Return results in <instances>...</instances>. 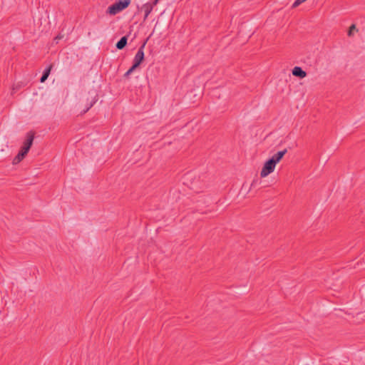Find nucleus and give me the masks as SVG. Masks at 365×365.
<instances>
[{
  "instance_id": "f257e3e1",
  "label": "nucleus",
  "mask_w": 365,
  "mask_h": 365,
  "mask_svg": "<svg viewBox=\"0 0 365 365\" xmlns=\"http://www.w3.org/2000/svg\"><path fill=\"white\" fill-rule=\"evenodd\" d=\"M287 152V149L279 151L274 154L269 160L266 161L260 172V176L262 178H265L272 173L274 170L277 163L281 160Z\"/></svg>"
},
{
  "instance_id": "f03ea898",
  "label": "nucleus",
  "mask_w": 365,
  "mask_h": 365,
  "mask_svg": "<svg viewBox=\"0 0 365 365\" xmlns=\"http://www.w3.org/2000/svg\"><path fill=\"white\" fill-rule=\"evenodd\" d=\"M130 3V0H120L108 8L107 14L110 15H115L124 9L127 8Z\"/></svg>"
},
{
  "instance_id": "7ed1b4c3",
  "label": "nucleus",
  "mask_w": 365,
  "mask_h": 365,
  "mask_svg": "<svg viewBox=\"0 0 365 365\" xmlns=\"http://www.w3.org/2000/svg\"><path fill=\"white\" fill-rule=\"evenodd\" d=\"M145 43H144L140 48L138 49V52L136 53L134 59H133V66L134 67H138L140 64L142 63V61L144 59V51L143 48L145 47Z\"/></svg>"
},
{
  "instance_id": "20e7f679",
  "label": "nucleus",
  "mask_w": 365,
  "mask_h": 365,
  "mask_svg": "<svg viewBox=\"0 0 365 365\" xmlns=\"http://www.w3.org/2000/svg\"><path fill=\"white\" fill-rule=\"evenodd\" d=\"M156 4H154V0H153L152 2H148L142 6L141 10H143L145 13L144 20H145L148 17L149 14L151 13L153 7Z\"/></svg>"
},
{
  "instance_id": "39448f33",
  "label": "nucleus",
  "mask_w": 365,
  "mask_h": 365,
  "mask_svg": "<svg viewBox=\"0 0 365 365\" xmlns=\"http://www.w3.org/2000/svg\"><path fill=\"white\" fill-rule=\"evenodd\" d=\"M34 136L32 133H29L27 134V138L24 141L22 147L25 148V150H30L34 140Z\"/></svg>"
},
{
  "instance_id": "423d86ee",
  "label": "nucleus",
  "mask_w": 365,
  "mask_h": 365,
  "mask_svg": "<svg viewBox=\"0 0 365 365\" xmlns=\"http://www.w3.org/2000/svg\"><path fill=\"white\" fill-rule=\"evenodd\" d=\"M292 74L293 76L299 77L300 78H303L307 76V73L303 71L301 67L299 66H295L292 69Z\"/></svg>"
},
{
  "instance_id": "0eeeda50",
  "label": "nucleus",
  "mask_w": 365,
  "mask_h": 365,
  "mask_svg": "<svg viewBox=\"0 0 365 365\" xmlns=\"http://www.w3.org/2000/svg\"><path fill=\"white\" fill-rule=\"evenodd\" d=\"M127 36H123L116 43V48L118 49H123L127 44Z\"/></svg>"
},
{
  "instance_id": "6e6552de",
  "label": "nucleus",
  "mask_w": 365,
  "mask_h": 365,
  "mask_svg": "<svg viewBox=\"0 0 365 365\" xmlns=\"http://www.w3.org/2000/svg\"><path fill=\"white\" fill-rule=\"evenodd\" d=\"M51 68V66H49L48 68H46L44 71V72L41 78V80H40L41 83L44 82L47 79L48 76H49Z\"/></svg>"
},
{
  "instance_id": "1a4fd4ad",
  "label": "nucleus",
  "mask_w": 365,
  "mask_h": 365,
  "mask_svg": "<svg viewBox=\"0 0 365 365\" xmlns=\"http://www.w3.org/2000/svg\"><path fill=\"white\" fill-rule=\"evenodd\" d=\"M24 158L25 156L24 155V154L19 152L18 155L14 158L13 164L19 163Z\"/></svg>"
},
{
  "instance_id": "9d476101",
  "label": "nucleus",
  "mask_w": 365,
  "mask_h": 365,
  "mask_svg": "<svg viewBox=\"0 0 365 365\" xmlns=\"http://www.w3.org/2000/svg\"><path fill=\"white\" fill-rule=\"evenodd\" d=\"M357 31V29H356V25L355 24H352L349 27V29L348 31V36H352L354 35V31Z\"/></svg>"
},
{
  "instance_id": "9b49d317",
  "label": "nucleus",
  "mask_w": 365,
  "mask_h": 365,
  "mask_svg": "<svg viewBox=\"0 0 365 365\" xmlns=\"http://www.w3.org/2000/svg\"><path fill=\"white\" fill-rule=\"evenodd\" d=\"M137 67H134V66L133 65L127 71L126 73H125V76L127 77L128 76L130 73H132L133 72V71Z\"/></svg>"
},
{
  "instance_id": "f8f14e48",
  "label": "nucleus",
  "mask_w": 365,
  "mask_h": 365,
  "mask_svg": "<svg viewBox=\"0 0 365 365\" xmlns=\"http://www.w3.org/2000/svg\"><path fill=\"white\" fill-rule=\"evenodd\" d=\"M21 153H23L24 156H26L29 152V150H25V148L22 147L21 150L19 151Z\"/></svg>"
},
{
  "instance_id": "ddd939ff",
  "label": "nucleus",
  "mask_w": 365,
  "mask_h": 365,
  "mask_svg": "<svg viewBox=\"0 0 365 365\" xmlns=\"http://www.w3.org/2000/svg\"><path fill=\"white\" fill-rule=\"evenodd\" d=\"M62 38H63V36H61V35H58V36L54 38V41H55L56 42V43H57L58 42V41H59L60 39H61Z\"/></svg>"
},
{
  "instance_id": "4468645a",
  "label": "nucleus",
  "mask_w": 365,
  "mask_h": 365,
  "mask_svg": "<svg viewBox=\"0 0 365 365\" xmlns=\"http://www.w3.org/2000/svg\"><path fill=\"white\" fill-rule=\"evenodd\" d=\"M93 106V103L91 104L90 107L87 108V109L84 111L85 113L89 110V108Z\"/></svg>"
},
{
  "instance_id": "2eb2a0df",
  "label": "nucleus",
  "mask_w": 365,
  "mask_h": 365,
  "mask_svg": "<svg viewBox=\"0 0 365 365\" xmlns=\"http://www.w3.org/2000/svg\"><path fill=\"white\" fill-rule=\"evenodd\" d=\"M159 0H154V4H157Z\"/></svg>"
}]
</instances>
